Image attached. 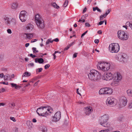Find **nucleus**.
<instances>
[{
    "instance_id": "1",
    "label": "nucleus",
    "mask_w": 132,
    "mask_h": 132,
    "mask_svg": "<svg viewBox=\"0 0 132 132\" xmlns=\"http://www.w3.org/2000/svg\"><path fill=\"white\" fill-rule=\"evenodd\" d=\"M109 119V115L104 114L100 117L98 122L101 126L109 128L111 124L110 122H108Z\"/></svg>"
},
{
    "instance_id": "2",
    "label": "nucleus",
    "mask_w": 132,
    "mask_h": 132,
    "mask_svg": "<svg viewBox=\"0 0 132 132\" xmlns=\"http://www.w3.org/2000/svg\"><path fill=\"white\" fill-rule=\"evenodd\" d=\"M110 65L109 62L105 61H100L98 62L97 64V69L104 72L109 70Z\"/></svg>"
},
{
    "instance_id": "3",
    "label": "nucleus",
    "mask_w": 132,
    "mask_h": 132,
    "mask_svg": "<svg viewBox=\"0 0 132 132\" xmlns=\"http://www.w3.org/2000/svg\"><path fill=\"white\" fill-rule=\"evenodd\" d=\"M89 79L94 81L98 80L100 79V75L99 72L95 70H92L88 74Z\"/></svg>"
},
{
    "instance_id": "4",
    "label": "nucleus",
    "mask_w": 132,
    "mask_h": 132,
    "mask_svg": "<svg viewBox=\"0 0 132 132\" xmlns=\"http://www.w3.org/2000/svg\"><path fill=\"white\" fill-rule=\"evenodd\" d=\"M35 22L38 28L43 29L45 27L44 21L41 16L39 14H37L35 16Z\"/></svg>"
},
{
    "instance_id": "5",
    "label": "nucleus",
    "mask_w": 132,
    "mask_h": 132,
    "mask_svg": "<svg viewBox=\"0 0 132 132\" xmlns=\"http://www.w3.org/2000/svg\"><path fill=\"white\" fill-rule=\"evenodd\" d=\"M3 18L4 20V23L7 26L13 27L16 25V21L14 18H10L6 16H4Z\"/></svg>"
},
{
    "instance_id": "6",
    "label": "nucleus",
    "mask_w": 132,
    "mask_h": 132,
    "mask_svg": "<svg viewBox=\"0 0 132 132\" xmlns=\"http://www.w3.org/2000/svg\"><path fill=\"white\" fill-rule=\"evenodd\" d=\"M113 78V80L111 85L113 86H117L119 84V81L122 78V76L119 73H118L114 75V77Z\"/></svg>"
},
{
    "instance_id": "7",
    "label": "nucleus",
    "mask_w": 132,
    "mask_h": 132,
    "mask_svg": "<svg viewBox=\"0 0 132 132\" xmlns=\"http://www.w3.org/2000/svg\"><path fill=\"white\" fill-rule=\"evenodd\" d=\"M109 47V50L110 52L112 53H117L120 49L119 45L117 43H112L110 44Z\"/></svg>"
},
{
    "instance_id": "8",
    "label": "nucleus",
    "mask_w": 132,
    "mask_h": 132,
    "mask_svg": "<svg viewBox=\"0 0 132 132\" xmlns=\"http://www.w3.org/2000/svg\"><path fill=\"white\" fill-rule=\"evenodd\" d=\"M53 110L51 107L48 106H43V116L50 115L53 113Z\"/></svg>"
},
{
    "instance_id": "9",
    "label": "nucleus",
    "mask_w": 132,
    "mask_h": 132,
    "mask_svg": "<svg viewBox=\"0 0 132 132\" xmlns=\"http://www.w3.org/2000/svg\"><path fill=\"white\" fill-rule=\"evenodd\" d=\"M118 38L123 40H127L129 38V35L126 34L124 31H119L117 32Z\"/></svg>"
},
{
    "instance_id": "10",
    "label": "nucleus",
    "mask_w": 132,
    "mask_h": 132,
    "mask_svg": "<svg viewBox=\"0 0 132 132\" xmlns=\"http://www.w3.org/2000/svg\"><path fill=\"white\" fill-rule=\"evenodd\" d=\"M106 104L108 106H114L116 105L117 103V100L114 98L110 96L108 97L106 101Z\"/></svg>"
},
{
    "instance_id": "11",
    "label": "nucleus",
    "mask_w": 132,
    "mask_h": 132,
    "mask_svg": "<svg viewBox=\"0 0 132 132\" xmlns=\"http://www.w3.org/2000/svg\"><path fill=\"white\" fill-rule=\"evenodd\" d=\"M113 93L112 89L110 87H106L101 89L99 91L100 94L111 95Z\"/></svg>"
},
{
    "instance_id": "12",
    "label": "nucleus",
    "mask_w": 132,
    "mask_h": 132,
    "mask_svg": "<svg viewBox=\"0 0 132 132\" xmlns=\"http://www.w3.org/2000/svg\"><path fill=\"white\" fill-rule=\"evenodd\" d=\"M27 13L25 11H21L19 14L20 20L22 22L26 21L27 19Z\"/></svg>"
},
{
    "instance_id": "13",
    "label": "nucleus",
    "mask_w": 132,
    "mask_h": 132,
    "mask_svg": "<svg viewBox=\"0 0 132 132\" xmlns=\"http://www.w3.org/2000/svg\"><path fill=\"white\" fill-rule=\"evenodd\" d=\"M114 77V75L111 73L108 72L106 73H104L103 75L102 79L105 80H109L112 79Z\"/></svg>"
},
{
    "instance_id": "14",
    "label": "nucleus",
    "mask_w": 132,
    "mask_h": 132,
    "mask_svg": "<svg viewBox=\"0 0 132 132\" xmlns=\"http://www.w3.org/2000/svg\"><path fill=\"white\" fill-rule=\"evenodd\" d=\"M127 57V55L125 53H122L120 55H119L118 56V58L119 60L122 62H124L126 60Z\"/></svg>"
},
{
    "instance_id": "15",
    "label": "nucleus",
    "mask_w": 132,
    "mask_h": 132,
    "mask_svg": "<svg viewBox=\"0 0 132 132\" xmlns=\"http://www.w3.org/2000/svg\"><path fill=\"white\" fill-rule=\"evenodd\" d=\"M61 117V113L60 111L57 112L53 117V121L54 122H56L59 120Z\"/></svg>"
},
{
    "instance_id": "16",
    "label": "nucleus",
    "mask_w": 132,
    "mask_h": 132,
    "mask_svg": "<svg viewBox=\"0 0 132 132\" xmlns=\"http://www.w3.org/2000/svg\"><path fill=\"white\" fill-rule=\"evenodd\" d=\"M119 101L121 104L124 106H125L127 105V98L125 96H123L121 97L119 99Z\"/></svg>"
},
{
    "instance_id": "17",
    "label": "nucleus",
    "mask_w": 132,
    "mask_h": 132,
    "mask_svg": "<svg viewBox=\"0 0 132 132\" xmlns=\"http://www.w3.org/2000/svg\"><path fill=\"white\" fill-rule=\"evenodd\" d=\"M92 111L93 109L91 107L88 106L86 108L85 112V114L87 115H89L90 113L92 112Z\"/></svg>"
},
{
    "instance_id": "18",
    "label": "nucleus",
    "mask_w": 132,
    "mask_h": 132,
    "mask_svg": "<svg viewBox=\"0 0 132 132\" xmlns=\"http://www.w3.org/2000/svg\"><path fill=\"white\" fill-rule=\"evenodd\" d=\"M11 7L12 9L16 10L19 7V3L17 2H13L11 4Z\"/></svg>"
},
{
    "instance_id": "19",
    "label": "nucleus",
    "mask_w": 132,
    "mask_h": 132,
    "mask_svg": "<svg viewBox=\"0 0 132 132\" xmlns=\"http://www.w3.org/2000/svg\"><path fill=\"white\" fill-rule=\"evenodd\" d=\"M34 28V26L32 24L28 23L26 26L25 29L28 31H30L33 29Z\"/></svg>"
},
{
    "instance_id": "20",
    "label": "nucleus",
    "mask_w": 132,
    "mask_h": 132,
    "mask_svg": "<svg viewBox=\"0 0 132 132\" xmlns=\"http://www.w3.org/2000/svg\"><path fill=\"white\" fill-rule=\"evenodd\" d=\"M43 106L38 108L36 111L37 114L40 116H43Z\"/></svg>"
},
{
    "instance_id": "21",
    "label": "nucleus",
    "mask_w": 132,
    "mask_h": 132,
    "mask_svg": "<svg viewBox=\"0 0 132 132\" xmlns=\"http://www.w3.org/2000/svg\"><path fill=\"white\" fill-rule=\"evenodd\" d=\"M35 62L36 63H38L41 64L43 63L44 62V60L43 58H36L35 59Z\"/></svg>"
},
{
    "instance_id": "22",
    "label": "nucleus",
    "mask_w": 132,
    "mask_h": 132,
    "mask_svg": "<svg viewBox=\"0 0 132 132\" xmlns=\"http://www.w3.org/2000/svg\"><path fill=\"white\" fill-rule=\"evenodd\" d=\"M4 80H11V76L9 74H7L4 76Z\"/></svg>"
},
{
    "instance_id": "23",
    "label": "nucleus",
    "mask_w": 132,
    "mask_h": 132,
    "mask_svg": "<svg viewBox=\"0 0 132 132\" xmlns=\"http://www.w3.org/2000/svg\"><path fill=\"white\" fill-rule=\"evenodd\" d=\"M33 34V33L26 34L27 38L28 39H31L32 38Z\"/></svg>"
},
{
    "instance_id": "24",
    "label": "nucleus",
    "mask_w": 132,
    "mask_h": 132,
    "mask_svg": "<svg viewBox=\"0 0 132 132\" xmlns=\"http://www.w3.org/2000/svg\"><path fill=\"white\" fill-rule=\"evenodd\" d=\"M128 95L130 97H132V90L128 89L127 91Z\"/></svg>"
},
{
    "instance_id": "25",
    "label": "nucleus",
    "mask_w": 132,
    "mask_h": 132,
    "mask_svg": "<svg viewBox=\"0 0 132 132\" xmlns=\"http://www.w3.org/2000/svg\"><path fill=\"white\" fill-rule=\"evenodd\" d=\"M31 73L28 72L26 71L25 72L23 75L22 77H28L31 75Z\"/></svg>"
},
{
    "instance_id": "26",
    "label": "nucleus",
    "mask_w": 132,
    "mask_h": 132,
    "mask_svg": "<svg viewBox=\"0 0 132 132\" xmlns=\"http://www.w3.org/2000/svg\"><path fill=\"white\" fill-rule=\"evenodd\" d=\"M126 25L127 26L130 28L132 30V22H127L126 23Z\"/></svg>"
},
{
    "instance_id": "27",
    "label": "nucleus",
    "mask_w": 132,
    "mask_h": 132,
    "mask_svg": "<svg viewBox=\"0 0 132 132\" xmlns=\"http://www.w3.org/2000/svg\"><path fill=\"white\" fill-rule=\"evenodd\" d=\"M12 87H14L15 89H18L20 87V86L19 85H17L16 84L12 83L11 84Z\"/></svg>"
},
{
    "instance_id": "28",
    "label": "nucleus",
    "mask_w": 132,
    "mask_h": 132,
    "mask_svg": "<svg viewBox=\"0 0 132 132\" xmlns=\"http://www.w3.org/2000/svg\"><path fill=\"white\" fill-rule=\"evenodd\" d=\"M53 7L57 9H58L59 8V7L57 6L55 3L52 2L51 3Z\"/></svg>"
},
{
    "instance_id": "29",
    "label": "nucleus",
    "mask_w": 132,
    "mask_h": 132,
    "mask_svg": "<svg viewBox=\"0 0 132 132\" xmlns=\"http://www.w3.org/2000/svg\"><path fill=\"white\" fill-rule=\"evenodd\" d=\"M96 10H97L98 12H101V11L96 6L95 7H93V11H95Z\"/></svg>"
},
{
    "instance_id": "30",
    "label": "nucleus",
    "mask_w": 132,
    "mask_h": 132,
    "mask_svg": "<svg viewBox=\"0 0 132 132\" xmlns=\"http://www.w3.org/2000/svg\"><path fill=\"white\" fill-rule=\"evenodd\" d=\"M86 19V18L84 17V16H83L82 15L81 17V19H79L78 22H80L82 21L83 22H84L85 21V20Z\"/></svg>"
},
{
    "instance_id": "31",
    "label": "nucleus",
    "mask_w": 132,
    "mask_h": 132,
    "mask_svg": "<svg viewBox=\"0 0 132 132\" xmlns=\"http://www.w3.org/2000/svg\"><path fill=\"white\" fill-rule=\"evenodd\" d=\"M109 129H105L104 130H102L99 131V132H109V129L112 130V128L110 127V128Z\"/></svg>"
},
{
    "instance_id": "32",
    "label": "nucleus",
    "mask_w": 132,
    "mask_h": 132,
    "mask_svg": "<svg viewBox=\"0 0 132 132\" xmlns=\"http://www.w3.org/2000/svg\"><path fill=\"white\" fill-rule=\"evenodd\" d=\"M43 70V69L42 68H39L36 69V73L38 74L39 72H40Z\"/></svg>"
},
{
    "instance_id": "33",
    "label": "nucleus",
    "mask_w": 132,
    "mask_h": 132,
    "mask_svg": "<svg viewBox=\"0 0 132 132\" xmlns=\"http://www.w3.org/2000/svg\"><path fill=\"white\" fill-rule=\"evenodd\" d=\"M106 15L105 14L103 15H101L100 16V20H101L103 19L104 18H105L106 16Z\"/></svg>"
},
{
    "instance_id": "34",
    "label": "nucleus",
    "mask_w": 132,
    "mask_h": 132,
    "mask_svg": "<svg viewBox=\"0 0 132 132\" xmlns=\"http://www.w3.org/2000/svg\"><path fill=\"white\" fill-rule=\"evenodd\" d=\"M53 40H51V39H48L47 40L46 42V44H48L49 42L52 43H53Z\"/></svg>"
},
{
    "instance_id": "35",
    "label": "nucleus",
    "mask_w": 132,
    "mask_h": 132,
    "mask_svg": "<svg viewBox=\"0 0 132 132\" xmlns=\"http://www.w3.org/2000/svg\"><path fill=\"white\" fill-rule=\"evenodd\" d=\"M32 50L33 52L34 53H38V51L36 49V48L33 47L32 48Z\"/></svg>"
},
{
    "instance_id": "36",
    "label": "nucleus",
    "mask_w": 132,
    "mask_h": 132,
    "mask_svg": "<svg viewBox=\"0 0 132 132\" xmlns=\"http://www.w3.org/2000/svg\"><path fill=\"white\" fill-rule=\"evenodd\" d=\"M68 1L67 0H66L63 5V6L64 7H66L68 5Z\"/></svg>"
},
{
    "instance_id": "37",
    "label": "nucleus",
    "mask_w": 132,
    "mask_h": 132,
    "mask_svg": "<svg viewBox=\"0 0 132 132\" xmlns=\"http://www.w3.org/2000/svg\"><path fill=\"white\" fill-rule=\"evenodd\" d=\"M28 66L29 67H33L34 66V64L33 63H30L28 64Z\"/></svg>"
},
{
    "instance_id": "38",
    "label": "nucleus",
    "mask_w": 132,
    "mask_h": 132,
    "mask_svg": "<svg viewBox=\"0 0 132 132\" xmlns=\"http://www.w3.org/2000/svg\"><path fill=\"white\" fill-rule=\"evenodd\" d=\"M10 118L11 120L14 122H15L16 121V120H15V118L14 117H10Z\"/></svg>"
},
{
    "instance_id": "39",
    "label": "nucleus",
    "mask_w": 132,
    "mask_h": 132,
    "mask_svg": "<svg viewBox=\"0 0 132 132\" xmlns=\"http://www.w3.org/2000/svg\"><path fill=\"white\" fill-rule=\"evenodd\" d=\"M111 11V10L109 9L106 12L105 14L107 16L110 12Z\"/></svg>"
},
{
    "instance_id": "40",
    "label": "nucleus",
    "mask_w": 132,
    "mask_h": 132,
    "mask_svg": "<svg viewBox=\"0 0 132 132\" xmlns=\"http://www.w3.org/2000/svg\"><path fill=\"white\" fill-rule=\"evenodd\" d=\"M50 65L49 64H48L45 65V69H47L50 67Z\"/></svg>"
},
{
    "instance_id": "41",
    "label": "nucleus",
    "mask_w": 132,
    "mask_h": 132,
    "mask_svg": "<svg viewBox=\"0 0 132 132\" xmlns=\"http://www.w3.org/2000/svg\"><path fill=\"white\" fill-rule=\"evenodd\" d=\"M58 52V51H55V53L54 54H53V55L54 56V59H55L56 58V55H55V54H56V53H57Z\"/></svg>"
},
{
    "instance_id": "42",
    "label": "nucleus",
    "mask_w": 132,
    "mask_h": 132,
    "mask_svg": "<svg viewBox=\"0 0 132 132\" xmlns=\"http://www.w3.org/2000/svg\"><path fill=\"white\" fill-rule=\"evenodd\" d=\"M0 83L1 84H3L6 85H8V83L7 82H5L4 81L1 82Z\"/></svg>"
},
{
    "instance_id": "43",
    "label": "nucleus",
    "mask_w": 132,
    "mask_h": 132,
    "mask_svg": "<svg viewBox=\"0 0 132 132\" xmlns=\"http://www.w3.org/2000/svg\"><path fill=\"white\" fill-rule=\"evenodd\" d=\"M7 32L9 34H11L12 33L11 30L10 29H8L7 30Z\"/></svg>"
},
{
    "instance_id": "44",
    "label": "nucleus",
    "mask_w": 132,
    "mask_h": 132,
    "mask_svg": "<svg viewBox=\"0 0 132 132\" xmlns=\"http://www.w3.org/2000/svg\"><path fill=\"white\" fill-rule=\"evenodd\" d=\"M75 44V43L74 42H72V43H70L68 45L70 47L71 46L73 45L74 44Z\"/></svg>"
},
{
    "instance_id": "45",
    "label": "nucleus",
    "mask_w": 132,
    "mask_h": 132,
    "mask_svg": "<svg viewBox=\"0 0 132 132\" xmlns=\"http://www.w3.org/2000/svg\"><path fill=\"white\" fill-rule=\"evenodd\" d=\"M88 31L87 30L86 31H85V32L83 33L81 35V37H82L83 36H84L87 32Z\"/></svg>"
},
{
    "instance_id": "46",
    "label": "nucleus",
    "mask_w": 132,
    "mask_h": 132,
    "mask_svg": "<svg viewBox=\"0 0 132 132\" xmlns=\"http://www.w3.org/2000/svg\"><path fill=\"white\" fill-rule=\"evenodd\" d=\"M30 56H31V57L33 58H34L35 57H36V56L35 55H33L32 54H30Z\"/></svg>"
},
{
    "instance_id": "47",
    "label": "nucleus",
    "mask_w": 132,
    "mask_h": 132,
    "mask_svg": "<svg viewBox=\"0 0 132 132\" xmlns=\"http://www.w3.org/2000/svg\"><path fill=\"white\" fill-rule=\"evenodd\" d=\"M104 22V21H100L99 23L98 24L100 25H101Z\"/></svg>"
},
{
    "instance_id": "48",
    "label": "nucleus",
    "mask_w": 132,
    "mask_h": 132,
    "mask_svg": "<svg viewBox=\"0 0 132 132\" xmlns=\"http://www.w3.org/2000/svg\"><path fill=\"white\" fill-rule=\"evenodd\" d=\"M4 75L3 73H2L0 74V78H2L4 77Z\"/></svg>"
},
{
    "instance_id": "49",
    "label": "nucleus",
    "mask_w": 132,
    "mask_h": 132,
    "mask_svg": "<svg viewBox=\"0 0 132 132\" xmlns=\"http://www.w3.org/2000/svg\"><path fill=\"white\" fill-rule=\"evenodd\" d=\"M99 42V40L98 39H95L94 40V42L96 44H97Z\"/></svg>"
},
{
    "instance_id": "50",
    "label": "nucleus",
    "mask_w": 132,
    "mask_h": 132,
    "mask_svg": "<svg viewBox=\"0 0 132 132\" xmlns=\"http://www.w3.org/2000/svg\"><path fill=\"white\" fill-rule=\"evenodd\" d=\"M85 25L86 27H89L90 26V25L89 23H85Z\"/></svg>"
},
{
    "instance_id": "51",
    "label": "nucleus",
    "mask_w": 132,
    "mask_h": 132,
    "mask_svg": "<svg viewBox=\"0 0 132 132\" xmlns=\"http://www.w3.org/2000/svg\"><path fill=\"white\" fill-rule=\"evenodd\" d=\"M4 57V56L3 55H0V60H2Z\"/></svg>"
},
{
    "instance_id": "52",
    "label": "nucleus",
    "mask_w": 132,
    "mask_h": 132,
    "mask_svg": "<svg viewBox=\"0 0 132 132\" xmlns=\"http://www.w3.org/2000/svg\"><path fill=\"white\" fill-rule=\"evenodd\" d=\"M70 47L68 45L64 49V51L65 50H68V49Z\"/></svg>"
},
{
    "instance_id": "53",
    "label": "nucleus",
    "mask_w": 132,
    "mask_h": 132,
    "mask_svg": "<svg viewBox=\"0 0 132 132\" xmlns=\"http://www.w3.org/2000/svg\"><path fill=\"white\" fill-rule=\"evenodd\" d=\"M39 81V80L37 82H36L34 84V86H36L38 84V83Z\"/></svg>"
},
{
    "instance_id": "54",
    "label": "nucleus",
    "mask_w": 132,
    "mask_h": 132,
    "mask_svg": "<svg viewBox=\"0 0 132 132\" xmlns=\"http://www.w3.org/2000/svg\"><path fill=\"white\" fill-rule=\"evenodd\" d=\"M129 107L130 108H132V100L131 101V102L129 105Z\"/></svg>"
},
{
    "instance_id": "55",
    "label": "nucleus",
    "mask_w": 132,
    "mask_h": 132,
    "mask_svg": "<svg viewBox=\"0 0 132 132\" xmlns=\"http://www.w3.org/2000/svg\"><path fill=\"white\" fill-rule=\"evenodd\" d=\"M37 40L36 39H34L32 40H31V43H34L35 42H36Z\"/></svg>"
},
{
    "instance_id": "56",
    "label": "nucleus",
    "mask_w": 132,
    "mask_h": 132,
    "mask_svg": "<svg viewBox=\"0 0 132 132\" xmlns=\"http://www.w3.org/2000/svg\"><path fill=\"white\" fill-rule=\"evenodd\" d=\"M79 88H77V93L79 95H81V94L80 93H79L78 92Z\"/></svg>"
},
{
    "instance_id": "57",
    "label": "nucleus",
    "mask_w": 132,
    "mask_h": 132,
    "mask_svg": "<svg viewBox=\"0 0 132 132\" xmlns=\"http://www.w3.org/2000/svg\"><path fill=\"white\" fill-rule=\"evenodd\" d=\"M53 41H55L56 42H58L59 41V40L58 38H56L55 39H54L53 40Z\"/></svg>"
},
{
    "instance_id": "58",
    "label": "nucleus",
    "mask_w": 132,
    "mask_h": 132,
    "mask_svg": "<svg viewBox=\"0 0 132 132\" xmlns=\"http://www.w3.org/2000/svg\"><path fill=\"white\" fill-rule=\"evenodd\" d=\"M99 34H102V31L101 30H99L97 32Z\"/></svg>"
},
{
    "instance_id": "59",
    "label": "nucleus",
    "mask_w": 132,
    "mask_h": 132,
    "mask_svg": "<svg viewBox=\"0 0 132 132\" xmlns=\"http://www.w3.org/2000/svg\"><path fill=\"white\" fill-rule=\"evenodd\" d=\"M32 121L34 122H36L37 121L36 119L35 118H34L32 120Z\"/></svg>"
},
{
    "instance_id": "60",
    "label": "nucleus",
    "mask_w": 132,
    "mask_h": 132,
    "mask_svg": "<svg viewBox=\"0 0 132 132\" xmlns=\"http://www.w3.org/2000/svg\"><path fill=\"white\" fill-rule=\"evenodd\" d=\"M77 54L76 53H75L73 54V57L74 58H75V57H76L77 56Z\"/></svg>"
},
{
    "instance_id": "61",
    "label": "nucleus",
    "mask_w": 132,
    "mask_h": 132,
    "mask_svg": "<svg viewBox=\"0 0 132 132\" xmlns=\"http://www.w3.org/2000/svg\"><path fill=\"white\" fill-rule=\"evenodd\" d=\"M86 10H87L86 8V7L85 8V9H84V10H83V13H85L86 12Z\"/></svg>"
},
{
    "instance_id": "62",
    "label": "nucleus",
    "mask_w": 132,
    "mask_h": 132,
    "mask_svg": "<svg viewBox=\"0 0 132 132\" xmlns=\"http://www.w3.org/2000/svg\"><path fill=\"white\" fill-rule=\"evenodd\" d=\"M29 45V43H26L25 44V46L26 47H27Z\"/></svg>"
},
{
    "instance_id": "63",
    "label": "nucleus",
    "mask_w": 132,
    "mask_h": 132,
    "mask_svg": "<svg viewBox=\"0 0 132 132\" xmlns=\"http://www.w3.org/2000/svg\"><path fill=\"white\" fill-rule=\"evenodd\" d=\"M129 18L132 20V13L130 14L129 17Z\"/></svg>"
},
{
    "instance_id": "64",
    "label": "nucleus",
    "mask_w": 132,
    "mask_h": 132,
    "mask_svg": "<svg viewBox=\"0 0 132 132\" xmlns=\"http://www.w3.org/2000/svg\"><path fill=\"white\" fill-rule=\"evenodd\" d=\"M1 91L2 92H4L5 91V90L4 88H2L1 89Z\"/></svg>"
}]
</instances>
